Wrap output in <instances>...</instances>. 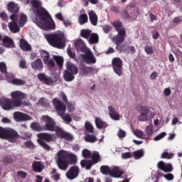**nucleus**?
<instances>
[{
    "mask_svg": "<svg viewBox=\"0 0 182 182\" xmlns=\"http://www.w3.org/2000/svg\"><path fill=\"white\" fill-rule=\"evenodd\" d=\"M31 5L33 14V21L43 31L55 29V22L48 11L42 6L41 0H31Z\"/></svg>",
    "mask_w": 182,
    "mask_h": 182,
    "instance_id": "1",
    "label": "nucleus"
},
{
    "mask_svg": "<svg viewBox=\"0 0 182 182\" xmlns=\"http://www.w3.org/2000/svg\"><path fill=\"white\" fill-rule=\"evenodd\" d=\"M11 97L12 100L5 97L0 98V107L4 110H12L15 107H21V105H23L22 100L26 97V94L21 91H14L11 93Z\"/></svg>",
    "mask_w": 182,
    "mask_h": 182,
    "instance_id": "2",
    "label": "nucleus"
},
{
    "mask_svg": "<svg viewBox=\"0 0 182 182\" xmlns=\"http://www.w3.org/2000/svg\"><path fill=\"white\" fill-rule=\"evenodd\" d=\"M43 122L46 123V129L49 132H55L57 136L60 137L61 139H65V140H68L69 141H72L73 139V135L65 132L62 128L59 127H56L55 124V121L52 119V118L48 116L44 115L42 117Z\"/></svg>",
    "mask_w": 182,
    "mask_h": 182,
    "instance_id": "3",
    "label": "nucleus"
},
{
    "mask_svg": "<svg viewBox=\"0 0 182 182\" xmlns=\"http://www.w3.org/2000/svg\"><path fill=\"white\" fill-rule=\"evenodd\" d=\"M45 38L51 46L58 49L65 48L66 37L63 32L58 31L53 34H45Z\"/></svg>",
    "mask_w": 182,
    "mask_h": 182,
    "instance_id": "4",
    "label": "nucleus"
},
{
    "mask_svg": "<svg viewBox=\"0 0 182 182\" xmlns=\"http://www.w3.org/2000/svg\"><path fill=\"white\" fill-rule=\"evenodd\" d=\"M68 157L69 152L65 150L58 151L55 154V160L60 170H63V171H66V170H68V167H69V161H68Z\"/></svg>",
    "mask_w": 182,
    "mask_h": 182,
    "instance_id": "5",
    "label": "nucleus"
},
{
    "mask_svg": "<svg viewBox=\"0 0 182 182\" xmlns=\"http://www.w3.org/2000/svg\"><path fill=\"white\" fill-rule=\"evenodd\" d=\"M53 103L55 107L58 114L62 117L63 120L67 123V124H69V123L72 122V117H70L69 114H65V112H66V107L65 106V104L60 102L58 98H54L53 100Z\"/></svg>",
    "mask_w": 182,
    "mask_h": 182,
    "instance_id": "6",
    "label": "nucleus"
},
{
    "mask_svg": "<svg viewBox=\"0 0 182 182\" xmlns=\"http://www.w3.org/2000/svg\"><path fill=\"white\" fill-rule=\"evenodd\" d=\"M0 138L5 139L11 143H15L17 139H19V134L14 129L0 127Z\"/></svg>",
    "mask_w": 182,
    "mask_h": 182,
    "instance_id": "7",
    "label": "nucleus"
},
{
    "mask_svg": "<svg viewBox=\"0 0 182 182\" xmlns=\"http://www.w3.org/2000/svg\"><path fill=\"white\" fill-rule=\"evenodd\" d=\"M113 26L115 28L116 31L118 32V35L113 38V41L117 44L122 43L124 41L126 37V31L122 22L117 21L112 23Z\"/></svg>",
    "mask_w": 182,
    "mask_h": 182,
    "instance_id": "8",
    "label": "nucleus"
},
{
    "mask_svg": "<svg viewBox=\"0 0 182 182\" xmlns=\"http://www.w3.org/2000/svg\"><path fill=\"white\" fill-rule=\"evenodd\" d=\"M37 136L38 137V144H40V146H41V147H43L44 150L50 151V150H51L52 148L43 140H45L46 141H53L55 140V136L53 134L48 133L38 134Z\"/></svg>",
    "mask_w": 182,
    "mask_h": 182,
    "instance_id": "9",
    "label": "nucleus"
},
{
    "mask_svg": "<svg viewBox=\"0 0 182 182\" xmlns=\"http://www.w3.org/2000/svg\"><path fill=\"white\" fill-rule=\"evenodd\" d=\"M82 154L85 159H92L94 163H99V161L101 160L99 152L94 151L92 154V152H90V151L87 149L82 150Z\"/></svg>",
    "mask_w": 182,
    "mask_h": 182,
    "instance_id": "10",
    "label": "nucleus"
},
{
    "mask_svg": "<svg viewBox=\"0 0 182 182\" xmlns=\"http://www.w3.org/2000/svg\"><path fill=\"white\" fill-rule=\"evenodd\" d=\"M112 66L114 73L118 76H122V70L123 69V61L120 58H114L112 59Z\"/></svg>",
    "mask_w": 182,
    "mask_h": 182,
    "instance_id": "11",
    "label": "nucleus"
},
{
    "mask_svg": "<svg viewBox=\"0 0 182 182\" xmlns=\"http://www.w3.org/2000/svg\"><path fill=\"white\" fill-rule=\"evenodd\" d=\"M10 19L11 22L9 23V28L12 33H18L19 32L20 28L16 23L18 21V15L17 14H12L10 16Z\"/></svg>",
    "mask_w": 182,
    "mask_h": 182,
    "instance_id": "12",
    "label": "nucleus"
},
{
    "mask_svg": "<svg viewBox=\"0 0 182 182\" xmlns=\"http://www.w3.org/2000/svg\"><path fill=\"white\" fill-rule=\"evenodd\" d=\"M40 55L44 62V65L48 68H55V62L52 59H49V53L45 50H40Z\"/></svg>",
    "mask_w": 182,
    "mask_h": 182,
    "instance_id": "13",
    "label": "nucleus"
},
{
    "mask_svg": "<svg viewBox=\"0 0 182 182\" xmlns=\"http://www.w3.org/2000/svg\"><path fill=\"white\" fill-rule=\"evenodd\" d=\"M68 180H74L79 176V167L73 166L71 167L65 174Z\"/></svg>",
    "mask_w": 182,
    "mask_h": 182,
    "instance_id": "14",
    "label": "nucleus"
},
{
    "mask_svg": "<svg viewBox=\"0 0 182 182\" xmlns=\"http://www.w3.org/2000/svg\"><path fill=\"white\" fill-rule=\"evenodd\" d=\"M14 118L16 122H26V120H31L32 119L31 116L23 114L21 112H16L14 113Z\"/></svg>",
    "mask_w": 182,
    "mask_h": 182,
    "instance_id": "15",
    "label": "nucleus"
},
{
    "mask_svg": "<svg viewBox=\"0 0 182 182\" xmlns=\"http://www.w3.org/2000/svg\"><path fill=\"white\" fill-rule=\"evenodd\" d=\"M87 53L85 55H82V58L88 65H92L96 62V58L93 55V53H92L89 49L86 50Z\"/></svg>",
    "mask_w": 182,
    "mask_h": 182,
    "instance_id": "16",
    "label": "nucleus"
},
{
    "mask_svg": "<svg viewBox=\"0 0 182 182\" xmlns=\"http://www.w3.org/2000/svg\"><path fill=\"white\" fill-rule=\"evenodd\" d=\"M60 79V76L59 74L55 73L53 74L52 77H48L46 78V81H44L45 85H48V86H53L58 80Z\"/></svg>",
    "mask_w": 182,
    "mask_h": 182,
    "instance_id": "17",
    "label": "nucleus"
},
{
    "mask_svg": "<svg viewBox=\"0 0 182 182\" xmlns=\"http://www.w3.org/2000/svg\"><path fill=\"white\" fill-rule=\"evenodd\" d=\"M7 76L8 82H10V83H12L13 85H16L18 86H23V85L26 84V82L23 80L14 78V75H12L11 73L8 74Z\"/></svg>",
    "mask_w": 182,
    "mask_h": 182,
    "instance_id": "18",
    "label": "nucleus"
},
{
    "mask_svg": "<svg viewBox=\"0 0 182 182\" xmlns=\"http://www.w3.org/2000/svg\"><path fill=\"white\" fill-rule=\"evenodd\" d=\"M32 69L33 70H38L41 72L43 69V63L41 59H36L31 63Z\"/></svg>",
    "mask_w": 182,
    "mask_h": 182,
    "instance_id": "19",
    "label": "nucleus"
},
{
    "mask_svg": "<svg viewBox=\"0 0 182 182\" xmlns=\"http://www.w3.org/2000/svg\"><path fill=\"white\" fill-rule=\"evenodd\" d=\"M158 168L163 170L164 173H170V171H173V166L171 164H166L162 161L158 163Z\"/></svg>",
    "mask_w": 182,
    "mask_h": 182,
    "instance_id": "20",
    "label": "nucleus"
},
{
    "mask_svg": "<svg viewBox=\"0 0 182 182\" xmlns=\"http://www.w3.org/2000/svg\"><path fill=\"white\" fill-rule=\"evenodd\" d=\"M123 174V171L120 169L118 166H113L111 168L110 176L111 177H114L115 178H120Z\"/></svg>",
    "mask_w": 182,
    "mask_h": 182,
    "instance_id": "21",
    "label": "nucleus"
},
{
    "mask_svg": "<svg viewBox=\"0 0 182 182\" xmlns=\"http://www.w3.org/2000/svg\"><path fill=\"white\" fill-rule=\"evenodd\" d=\"M108 110H109V117H111L112 120H115V121L120 120V114H119V112H117V111H116V109H114V107H112V106H109Z\"/></svg>",
    "mask_w": 182,
    "mask_h": 182,
    "instance_id": "22",
    "label": "nucleus"
},
{
    "mask_svg": "<svg viewBox=\"0 0 182 182\" xmlns=\"http://www.w3.org/2000/svg\"><path fill=\"white\" fill-rule=\"evenodd\" d=\"M75 48H76L77 50H81L82 52H85L89 50V48H87L86 47L85 42H83V41H82V39L76 40Z\"/></svg>",
    "mask_w": 182,
    "mask_h": 182,
    "instance_id": "23",
    "label": "nucleus"
},
{
    "mask_svg": "<svg viewBox=\"0 0 182 182\" xmlns=\"http://www.w3.org/2000/svg\"><path fill=\"white\" fill-rule=\"evenodd\" d=\"M68 72H70V73H73V75H77V67L72 62L68 61L66 63V70Z\"/></svg>",
    "mask_w": 182,
    "mask_h": 182,
    "instance_id": "24",
    "label": "nucleus"
},
{
    "mask_svg": "<svg viewBox=\"0 0 182 182\" xmlns=\"http://www.w3.org/2000/svg\"><path fill=\"white\" fill-rule=\"evenodd\" d=\"M3 46L6 48H14L15 46V44L14 43V41H12V38L9 37L8 36H4L1 39Z\"/></svg>",
    "mask_w": 182,
    "mask_h": 182,
    "instance_id": "25",
    "label": "nucleus"
},
{
    "mask_svg": "<svg viewBox=\"0 0 182 182\" xmlns=\"http://www.w3.org/2000/svg\"><path fill=\"white\" fill-rule=\"evenodd\" d=\"M7 8L9 12L14 13V15H18L17 14L19 12V6H18V4L11 1L8 4Z\"/></svg>",
    "mask_w": 182,
    "mask_h": 182,
    "instance_id": "26",
    "label": "nucleus"
},
{
    "mask_svg": "<svg viewBox=\"0 0 182 182\" xmlns=\"http://www.w3.org/2000/svg\"><path fill=\"white\" fill-rule=\"evenodd\" d=\"M154 116H156L154 112H150L149 114H140L138 117V120L139 122H149V120H150L151 119H153V117H154Z\"/></svg>",
    "mask_w": 182,
    "mask_h": 182,
    "instance_id": "27",
    "label": "nucleus"
},
{
    "mask_svg": "<svg viewBox=\"0 0 182 182\" xmlns=\"http://www.w3.org/2000/svg\"><path fill=\"white\" fill-rule=\"evenodd\" d=\"M88 15L92 25L96 26V25H97V15H96V13H95L93 10H91L88 12Z\"/></svg>",
    "mask_w": 182,
    "mask_h": 182,
    "instance_id": "28",
    "label": "nucleus"
},
{
    "mask_svg": "<svg viewBox=\"0 0 182 182\" xmlns=\"http://www.w3.org/2000/svg\"><path fill=\"white\" fill-rule=\"evenodd\" d=\"M95 124L97 129H106L107 127V124L102 120V118L100 117H96L95 118Z\"/></svg>",
    "mask_w": 182,
    "mask_h": 182,
    "instance_id": "29",
    "label": "nucleus"
},
{
    "mask_svg": "<svg viewBox=\"0 0 182 182\" xmlns=\"http://www.w3.org/2000/svg\"><path fill=\"white\" fill-rule=\"evenodd\" d=\"M43 168H45V166L39 161H36L33 164V170L36 173H41Z\"/></svg>",
    "mask_w": 182,
    "mask_h": 182,
    "instance_id": "30",
    "label": "nucleus"
},
{
    "mask_svg": "<svg viewBox=\"0 0 182 182\" xmlns=\"http://www.w3.org/2000/svg\"><path fill=\"white\" fill-rule=\"evenodd\" d=\"M63 77L65 82H72L75 79V74L65 70Z\"/></svg>",
    "mask_w": 182,
    "mask_h": 182,
    "instance_id": "31",
    "label": "nucleus"
},
{
    "mask_svg": "<svg viewBox=\"0 0 182 182\" xmlns=\"http://www.w3.org/2000/svg\"><path fill=\"white\" fill-rule=\"evenodd\" d=\"M28 22V16L23 13H21L19 16V22L18 25L22 28V26H25V24Z\"/></svg>",
    "mask_w": 182,
    "mask_h": 182,
    "instance_id": "32",
    "label": "nucleus"
},
{
    "mask_svg": "<svg viewBox=\"0 0 182 182\" xmlns=\"http://www.w3.org/2000/svg\"><path fill=\"white\" fill-rule=\"evenodd\" d=\"M80 164L82 167H85L86 170H89L90 167H92V166L95 164V161L83 159L81 161Z\"/></svg>",
    "mask_w": 182,
    "mask_h": 182,
    "instance_id": "33",
    "label": "nucleus"
},
{
    "mask_svg": "<svg viewBox=\"0 0 182 182\" xmlns=\"http://www.w3.org/2000/svg\"><path fill=\"white\" fill-rule=\"evenodd\" d=\"M20 48L22 50H31V48L29 43L26 41L21 39L20 40Z\"/></svg>",
    "mask_w": 182,
    "mask_h": 182,
    "instance_id": "34",
    "label": "nucleus"
},
{
    "mask_svg": "<svg viewBox=\"0 0 182 182\" xmlns=\"http://www.w3.org/2000/svg\"><path fill=\"white\" fill-rule=\"evenodd\" d=\"M89 43H99V35L97 33H92L90 35V38H88Z\"/></svg>",
    "mask_w": 182,
    "mask_h": 182,
    "instance_id": "35",
    "label": "nucleus"
},
{
    "mask_svg": "<svg viewBox=\"0 0 182 182\" xmlns=\"http://www.w3.org/2000/svg\"><path fill=\"white\" fill-rule=\"evenodd\" d=\"M138 110L140 114H150V113H153V112L150 111V108L146 106L140 107Z\"/></svg>",
    "mask_w": 182,
    "mask_h": 182,
    "instance_id": "36",
    "label": "nucleus"
},
{
    "mask_svg": "<svg viewBox=\"0 0 182 182\" xmlns=\"http://www.w3.org/2000/svg\"><path fill=\"white\" fill-rule=\"evenodd\" d=\"M93 72V69H92V68H84L82 70H81V75L82 76H90V75H92V73Z\"/></svg>",
    "mask_w": 182,
    "mask_h": 182,
    "instance_id": "37",
    "label": "nucleus"
},
{
    "mask_svg": "<svg viewBox=\"0 0 182 182\" xmlns=\"http://www.w3.org/2000/svg\"><path fill=\"white\" fill-rule=\"evenodd\" d=\"M133 156L135 160H139V159H141L144 156V151L143 149L136 151L133 152Z\"/></svg>",
    "mask_w": 182,
    "mask_h": 182,
    "instance_id": "38",
    "label": "nucleus"
},
{
    "mask_svg": "<svg viewBox=\"0 0 182 182\" xmlns=\"http://www.w3.org/2000/svg\"><path fill=\"white\" fill-rule=\"evenodd\" d=\"M78 21L80 25H85V23L89 21V18L86 14H80L78 18Z\"/></svg>",
    "mask_w": 182,
    "mask_h": 182,
    "instance_id": "39",
    "label": "nucleus"
},
{
    "mask_svg": "<svg viewBox=\"0 0 182 182\" xmlns=\"http://www.w3.org/2000/svg\"><path fill=\"white\" fill-rule=\"evenodd\" d=\"M132 132L138 139H143V136H144V132L140 129H134Z\"/></svg>",
    "mask_w": 182,
    "mask_h": 182,
    "instance_id": "40",
    "label": "nucleus"
},
{
    "mask_svg": "<svg viewBox=\"0 0 182 182\" xmlns=\"http://www.w3.org/2000/svg\"><path fill=\"white\" fill-rule=\"evenodd\" d=\"M164 177L166 180H168V181H171V180H173L174 178V176L171 173H168L166 175H164L163 173H156V178H159V177Z\"/></svg>",
    "mask_w": 182,
    "mask_h": 182,
    "instance_id": "41",
    "label": "nucleus"
},
{
    "mask_svg": "<svg viewBox=\"0 0 182 182\" xmlns=\"http://www.w3.org/2000/svg\"><path fill=\"white\" fill-rule=\"evenodd\" d=\"M53 59L55 60L59 68L63 66V57L59 55H53Z\"/></svg>",
    "mask_w": 182,
    "mask_h": 182,
    "instance_id": "42",
    "label": "nucleus"
},
{
    "mask_svg": "<svg viewBox=\"0 0 182 182\" xmlns=\"http://www.w3.org/2000/svg\"><path fill=\"white\" fill-rule=\"evenodd\" d=\"M50 174L53 175V179L54 180V181H59V180H60V174L59 173H57L56 168H53L51 171Z\"/></svg>",
    "mask_w": 182,
    "mask_h": 182,
    "instance_id": "43",
    "label": "nucleus"
},
{
    "mask_svg": "<svg viewBox=\"0 0 182 182\" xmlns=\"http://www.w3.org/2000/svg\"><path fill=\"white\" fill-rule=\"evenodd\" d=\"M85 127L87 132H89L90 133H93L94 128H93V125L92 124V123H90V122L89 121L85 122Z\"/></svg>",
    "mask_w": 182,
    "mask_h": 182,
    "instance_id": "44",
    "label": "nucleus"
},
{
    "mask_svg": "<svg viewBox=\"0 0 182 182\" xmlns=\"http://www.w3.org/2000/svg\"><path fill=\"white\" fill-rule=\"evenodd\" d=\"M100 171L102 174H109L110 176V173H112V168H109V166H102L100 168Z\"/></svg>",
    "mask_w": 182,
    "mask_h": 182,
    "instance_id": "45",
    "label": "nucleus"
},
{
    "mask_svg": "<svg viewBox=\"0 0 182 182\" xmlns=\"http://www.w3.org/2000/svg\"><path fill=\"white\" fill-rule=\"evenodd\" d=\"M154 132V131L153 129V124H150L148 126H146L145 129V133L147 134V136H151Z\"/></svg>",
    "mask_w": 182,
    "mask_h": 182,
    "instance_id": "46",
    "label": "nucleus"
},
{
    "mask_svg": "<svg viewBox=\"0 0 182 182\" xmlns=\"http://www.w3.org/2000/svg\"><path fill=\"white\" fill-rule=\"evenodd\" d=\"M81 36L82 38H85V39H89V37L90 36L91 31L90 30L84 29L81 31Z\"/></svg>",
    "mask_w": 182,
    "mask_h": 182,
    "instance_id": "47",
    "label": "nucleus"
},
{
    "mask_svg": "<svg viewBox=\"0 0 182 182\" xmlns=\"http://www.w3.org/2000/svg\"><path fill=\"white\" fill-rule=\"evenodd\" d=\"M0 70L2 72V73H5L6 77H8L9 75V73H6V63L4 62H1L0 63Z\"/></svg>",
    "mask_w": 182,
    "mask_h": 182,
    "instance_id": "48",
    "label": "nucleus"
},
{
    "mask_svg": "<svg viewBox=\"0 0 182 182\" xmlns=\"http://www.w3.org/2000/svg\"><path fill=\"white\" fill-rule=\"evenodd\" d=\"M85 141H88L89 143H95L97 140L95 136L93 135H87L85 137Z\"/></svg>",
    "mask_w": 182,
    "mask_h": 182,
    "instance_id": "49",
    "label": "nucleus"
},
{
    "mask_svg": "<svg viewBox=\"0 0 182 182\" xmlns=\"http://www.w3.org/2000/svg\"><path fill=\"white\" fill-rule=\"evenodd\" d=\"M166 136H167V133L161 132L159 134H158L157 136H156L154 138V141H159V140H161V139H164V137H166Z\"/></svg>",
    "mask_w": 182,
    "mask_h": 182,
    "instance_id": "50",
    "label": "nucleus"
},
{
    "mask_svg": "<svg viewBox=\"0 0 182 182\" xmlns=\"http://www.w3.org/2000/svg\"><path fill=\"white\" fill-rule=\"evenodd\" d=\"M68 159H70V161L71 163H76V161H77V156H76V155L72 154V153H69L68 152Z\"/></svg>",
    "mask_w": 182,
    "mask_h": 182,
    "instance_id": "51",
    "label": "nucleus"
},
{
    "mask_svg": "<svg viewBox=\"0 0 182 182\" xmlns=\"http://www.w3.org/2000/svg\"><path fill=\"white\" fill-rule=\"evenodd\" d=\"M144 50L147 55H153L154 53V50H153V47L146 46L144 48Z\"/></svg>",
    "mask_w": 182,
    "mask_h": 182,
    "instance_id": "52",
    "label": "nucleus"
},
{
    "mask_svg": "<svg viewBox=\"0 0 182 182\" xmlns=\"http://www.w3.org/2000/svg\"><path fill=\"white\" fill-rule=\"evenodd\" d=\"M117 136L119 139H124L126 137V131L119 129L117 132Z\"/></svg>",
    "mask_w": 182,
    "mask_h": 182,
    "instance_id": "53",
    "label": "nucleus"
},
{
    "mask_svg": "<svg viewBox=\"0 0 182 182\" xmlns=\"http://www.w3.org/2000/svg\"><path fill=\"white\" fill-rule=\"evenodd\" d=\"M132 156H133V154H132V153L130 152H125L122 154V159H124V160L127 159H132Z\"/></svg>",
    "mask_w": 182,
    "mask_h": 182,
    "instance_id": "54",
    "label": "nucleus"
},
{
    "mask_svg": "<svg viewBox=\"0 0 182 182\" xmlns=\"http://www.w3.org/2000/svg\"><path fill=\"white\" fill-rule=\"evenodd\" d=\"M67 53L71 59H75V53L72 51V48L70 47H68L67 49Z\"/></svg>",
    "mask_w": 182,
    "mask_h": 182,
    "instance_id": "55",
    "label": "nucleus"
},
{
    "mask_svg": "<svg viewBox=\"0 0 182 182\" xmlns=\"http://www.w3.org/2000/svg\"><path fill=\"white\" fill-rule=\"evenodd\" d=\"M38 77L39 80H41L42 82H45L48 76L46 75H45V73H41L38 75Z\"/></svg>",
    "mask_w": 182,
    "mask_h": 182,
    "instance_id": "56",
    "label": "nucleus"
},
{
    "mask_svg": "<svg viewBox=\"0 0 182 182\" xmlns=\"http://www.w3.org/2000/svg\"><path fill=\"white\" fill-rule=\"evenodd\" d=\"M68 112H75V103L69 102L68 104Z\"/></svg>",
    "mask_w": 182,
    "mask_h": 182,
    "instance_id": "57",
    "label": "nucleus"
},
{
    "mask_svg": "<svg viewBox=\"0 0 182 182\" xmlns=\"http://www.w3.org/2000/svg\"><path fill=\"white\" fill-rule=\"evenodd\" d=\"M18 177H21V178H26V176H28V173L26 172H23V171H19L17 172Z\"/></svg>",
    "mask_w": 182,
    "mask_h": 182,
    "instance_id": "58",
    "label": "nucleus"
},
{
    "mask_svg": "<svg viewBox=\"0 0 182 182\" xmlns=\"http://www.w3.org/2000/svg\"><path fill=\"white\" fill-rule=\"evenodd\" d=\"M40 106H48V101L43 98L40 99L38 101Z\"/></svg>",
    "mask_w": 182,
    "mask_h": 182,
    "instance_id": "59",
    "label": "nucleus"
},
{
    "mask_svg": "<svg viewBox=\"0 0 182 182\" xmlns=\"http://www.w3.org/2000/svg\"><path fill=\"white\" fill-rule=\"evenodd\" d=\"M0 17L3 21H8V15L5 11H1L0 13Z\"/></svg>",
    "mask_w": 182,
    "mask_h": 182,
    "instance_id": "60",
    "label": "nucleus"
},
{
    "mask_svg": "<svg viewBox=\"0 0 182 182\" xmlns=\"http://www.w3.org/2000/svg\"><path fill=\"white\" fill-rule=\"evenodd\" d=\"M173 157V154H168V152H164L162 154V159H171Z\"/></svg>",
    "mask_w": 182,
    "mask_h": 182,
    "instance_id": "61",
    "label": "nucleus"
},
{
    "mask_svg": "<svg viewBox=\"0 0 182 182\" xmlns=\"http://www.w3.org/2000/svg\"><path fill=\"white\" fill-rule=\"evenodd\" d=\"M4 163H5V164H12V163H14V159L9 157L5 158L4 159Z\"/></svg>",
    "mask_w": 182,
    "mask_h": 182,
    "instance_id": "62",
    "label": "nucleus"
},
{
    "mask_svg": "<svg viewBox=\"0 0 182 182\" xmlns=\"http://www.w3.org/2000/svg\"><path fill=\"white\" fill-rule=\"evenodd\" d=\"M164 95L166 96H170L171 95V90L170 88H165L164 90Z\"/></svg>",
    "mask_w": 182,
    "mask_h": 182,
    "instance_id": "63",
    "label": "nucleus"
},
{
    "mask_svg": "<svg viewBox=\"0 0 182 182\" xmlns=\"http://www.w3.org/2000/svg\"><path fill=\"white\" fill-rule=\"evenodd\" d=\"M19 67L21 68V69H26V61L21 60L19 63Z\"/></svg>",
    "mask_w": 182,
    "mask_h": 182,
    "instance_id": "64",
    "label": "nucleus"
}]
</instances>
